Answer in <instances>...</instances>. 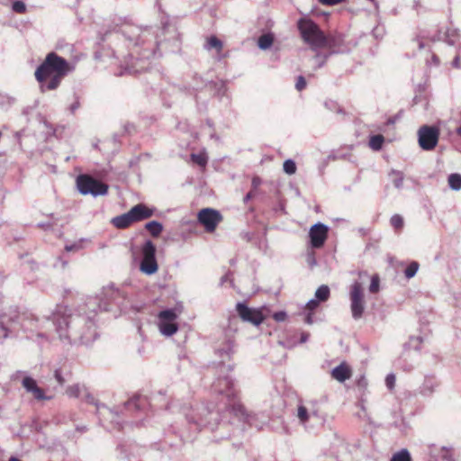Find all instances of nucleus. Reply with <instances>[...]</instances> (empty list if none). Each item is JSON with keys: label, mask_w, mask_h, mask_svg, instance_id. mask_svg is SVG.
Listing matches in <instances>:
<instances>
[{"label": "nucleus", "mask_w": 461, "mask_h": 461, "mask_svg": "<svg viewBox=\"0 0 461 461\" xmlns=\"http://www.w3.org/2000/svg\"><path fill=\"white\" fill-rule=\"evenodd\" d=\"M72 70L73 66L67 59L56 52H50L36 68L34 77L40 84L41 91L44 93L56 90Z\"/></svg>", "instance_id": "nucleus-1"}, {"label": "nucleus", "mask_w": 461, "mask_h": 461, "mask_svg": "<svg viewBox=\"0 0 461 461\" xmlns=\"http://www.w3.org/2000/svg\"><path fill=\"white\" fill-rule=\"evenodd\" d=\"M297 29L302 40L312 50L323 49L329 46V37L312 19L307 17L300 18L297 22Z\"/></svg>", "instance_id": "nucleus-2"}, {"label": "nucleus", "mask_w": 461, "mask_h": 461, "mask_svg": "<svg viewBox=\"0 0 461 461\" xmlns=\"http://www.w3.org/2000/svg\"><path fill=\"white\" fill-rule=\"evenodd\" d=\"M77 186L82 194H92L94 196L105 194L108 185L95 179L89 175H80L77 178Z\"/></svg>", "instance_id": "nucleus-3"}, {"label": "nucleus", "mask_w": 461, "mask_h": 461, "mask_svg": "<svg viewBox=\"0 0 461 461\" xmlns=\"http://www.w3.org/2000/svg\"><path fill=\"white\" fill-rule=\"evenodd\" d=\"M350 308L354 319H360L365 311V294L362 285L355 282L349 291Z\"/></svg>", "instance_id": "nucleus-4"}, {"label": "nucleus", "mask_w": 461, "mask_h": 461, "mask_svg": "<svg viewBox=\"0 0 461 461\" xmlns=\"http://www.w3.org/2000/svg\"><path fill=\"white\" fill-rule=\"evenodd\" d=\"M419 145L423 150H432L438 145L439 130L435 126L423 125L418 131Z\"/></svg>", "instance_id": "nucleus-5"}, {"label": "nucleus", "mask_w": 461, "mask_h": 461, "mask_svg": "<svg viewBox=\"0 0 461 461\" xmlns=\"http://www.w3.org/2000/svg\"><path fill=\"white\" fill-rule=\"evenodd\" d=\"M142 260L140 263V270L147 274L152 275L158 271V263L156 260V247L152 241L148 240L144 243L142 249Z\"/></svg>", "instance_id": "nucleus-6"}, {"label": "nucleus", "mask_w": 461, "mask_h": 461, "mask_svg": "<svg viewBox=\"0 0 461 461\" xmlns=\"http://www.w3.org/2000/svg\"><path fill=\"white\" fill-rule=\"evenodd\" d=\"M160 332L165 336H172L178 330V325L175 322L177 319V313L174 309H168L159 312L158 314Z\"/></svg>", "instance_id": "nucleus-7"}, {"label": "nucleus", "mask_w": 461, "mask_h": 461, "mask_svg": "<svg viewBox=\"0 0 461 461\" xmlns=\"http://www.w3.org/2000/svg\"><path fill=\"white\" fill-rule=\"evenodd\" d=\"M197 218L207 232L214 231L217 225L222 221L221 214L212 208L202 209L198 212Z\"/></svg>", "instance_id": "nucleus-8"}, {"label": "nucleus", "mask_w": 461, "mask_h": 461, "mask_svg": "<svg viewBox=\"0 0 461 461\" xmlns=\"http://www.w3.org/2000/svg\"><path fill=\"white\" fill-rule=\"evenodd\" d=\"M236 310L243 321L250 322L258 326L265 321V316L260 309H252L243 303H238Z\"/></svg>", "instance_id": "nucleus-9"}, {"label": "nucleus", "mask_w": 461, "mask_h": 461, "mask_svg": "<svg viewBox=\"0 0 461 461\" xmlns=\"http://www.w3.org/2000/svg\"><path fill=\"white\" fill-rule=\"evenodd\" d=\"M328 232L329 229L323 223L312 225L309 230L311 246L314 249L321 248L328 238Z\"/></svg>", "instance_id": "nucleus-10"}, {"label": "nucleus", "mask_w": 461, "mask_h": 461, "mask_svg": "<svg viewBox=\"0 0 461 461\" xmlns=\"http://www.w3.org/2000/svg\"><path fill=\"white\" fill-rule=\"evenodd\" d=\"M219 385L223 384L225 389H219L220 393L225 394L230 402H232V410L236 414L240 413L243 414V406L240 402H236L235 399L237 397V392L233 388V384L231 380L228 377L220 379L218 381Z\"/></svg>", "instance_id": "nucleus-11"}, {"label": "nucleus", "mask_w": 461, "mask_h": 461, "mask_svg": "<svg viewBox=\"0 0 461 461\" xmlns=\"http://www.w3.org/2000/svg\"><path fill=\"white\" fill-rule=\"evenodd\" d=\"M133 222H139L153 216L154 210L144 203H138L129 211Z\"/></svg>", "instance_id": "nucleus-12"}, {"label": "nucleus", "mask_w": 461, "mask_h": 461, "mask_svg": "<svg viewBox=\"0 0 461 461\" xmlns=\"http://www.w3.org/2000/svg\"><path fill=\"white\" fill-rule=\"evenodd\" d=\"M70 317V310L64 305H58L55 312L53 313V320L57 323L59 330H63L68 327Z\"/></svg>", "instance_id": "nucleus-13"}, {"label": "nucleus", "mask_w": 461, "mask_h": 461, "mask_svg": "<svg viewBox=\"0 0 461 461\" xmlns=\"http://www.w3.org/2000/svg\"><path fill=\"white\" fill-rule=\"evenodd\" d=\"M23 386L28 393H32L33 397L39 401L50 399V397L45 396L44 391L39 387L36 381L30 376H26L23 379Z\"/></svg>", "instance_id": "nucleus-14"}, {"label": "nucleus", "mask_w": 461, "mask_h": 461, "mask_svg": "<svg viewBox=\"0 0 461 461\" xmlns=\"http://www.w3.org/2000/svg\"><path fill=\"white\" fill-rule=\"evenodd\" d=\"M23 386L28 393H32L33 397L39 401L50 399V397L45 396L44 391L39 387L36 381L30 376H26L23 379Z\"/></svg>", "instance_id": "nucleus-15"}, {"label": "nucleus", "mask_w": 461, "mask_h": 461, "mask_svg": "<svg viewBox=\"0 0 461 461\" xmlns=\"http://www.w3.org/2000/svg\"><path fill=\"white\" fill-rule=\"evenodd\" d=\"M18 313L14 312L10 313L0 314V340L7 338L9 326L18 320Z\"/></svg>", "instance_id": "nucleus-16"}, {"label": "nucleus", "mask_w": 461, "mask_h": 461, "mask_svg": "<svg viewBox=\"0 0 461 461\" xmlns=\"http://www.w3.org/2000/svg\"><path fill=\"white\" fill-rule=\"evenodd\" d=\"M352 376V369L346 362H342L331 371V377L343 383Z\"/></svg>", "instance_id": "nucleus-17"}, {"label": "nucleus", "mask_w": 461, "mask_h": 461, "mask_svg": "<svg viewBox=\"0 0 461 461\" xmlns=\"http://www.w3.org/2000/svg\"><path fill=\"white\" fill-rule=\"evenodd\" d=\"M111 223L119 230H123L129 228L131 225H132L134 222L131 217V214L129 212L122 213L121 215H118L116 217H113L111 220Z\"/></svg>", "instance_id": "nucleus-18"}, {"label": "nucleus", "mask_w": 461, "mask_h": 461, "mask_svg": "<svg viewBox=\"0 0 461 461\" xmlns=\"http://www.w3.org/2000/svg\"><path fill=\"white\" fill-rule=\"evenodd\" d=\"M206 48L208 50L215 49L217 53L220 54L222 51L223 44L216 36H211L207 39Z\"/></svg>", "instance_id": "nucleus-19"}, {"label": "nucleus", "mask_w": 461, "mask_h": 461, "mask_svg": "<svg viewBox=\"0 0 461 461\" xmlns=\"http://www.w3.org/2000/svg\"><path fill=\"white\" fill-rule=\"evenodd\" d=\"M145 228L153 237L159 236L163 230L162 224L156 221L148 222Z\"/></svg>", "instance_id": "nucleus-20"}, {"label": "nucleus", "mask_w": 461, "mask_h": 461, "mask_svg": "<svg viewBox=\"0 0 461 461\" xmlns=\"http://www.w3.org/2000/svg\"><path fill=\"white\" fill-rule=\"evenodd\" d=\"M273 41H274L273 35L270 33H266V34L261 35L258 38V44L260 49L267 50L272 46Z\"/></svg>", "instance_id": "nucleus-21"}, {"label": "nucleus", "mask_w": 461, "mask_h": 461, "mask_svg": "<svg viewBox=\"0 0 461 461\" xmlns=\"http://www.w3.org/2000/svg\"><path fill=\"white\" fill-rule=\"evenodd\" d=\"M191 160L194 164H197L200 167H204L208 162V157L205 153V151H201L198 154L193 153L191 154Z\"/></svg>", "instance_id": "nucleus-22"}, {"label": "nucleus", "mask_w": 461, "mask_h": 461, "mask_svg": "<svg viewBox=\"0 0 461 461\" xmlns=\"http://www.w3.org/2000/svg\"><path fill=\"white\" fill-rule=\"evenodd\" d=\"M330 288L323 285H321L315 292V297L320 302H326L330 298Z\"/></svg>", "instance_id": "nucleus-23"}, {"label": "nucleus", "mask_w": 461, "mask_h": 461, "mask_svg": "<svg viewBox=\"0 0 461 461\" xmlns=\"http://www.w3.org/2000/svg\"><path fill=\"white\" fill-rule=\"evenodd\" d=\"M384 138L381 134L373 135L369 140V147L374 150L381 149Z\"/></svg>", "instance_id": "nucleus-24"}, {"label": "nucleus", "mask_w": 461, "mask_h": 461, "mask_svg": "<svg viewBox=\"0 0 461 461\" xmlns=\"http://www.w3.org/2000/svg\"><path fill=\"white\" fill-rule=\"evenodd\" d=\"M448 185L454 190L461 189V175L451 174L448 176Z\"/></svg>", "instance_id": "nucleus-25"}, {"label": "nucleus", "mask_w": 461, "mask_h": 461, "mask_svg": "<svg viewBox=\"0 0 461 461\" xmlns=\"http://www.w3.org/2000/svg\"><path fill=\"white\" fill-rule=\"evenodd\" d=\"M390 461H411V457L407 449H402L393 454Z\"/></svg>", "instance_id": "nucleus-26"}, {"label": "nucleus", "mask_w": 461, "mask_h": 461, "mask_svg": "<svg viewBox=\"0 0 461 461\" xmlns=\"http://www.w3.org/2000/svg\"><path fill=\"white\" fill-rule=\"evenodd\" d=\"M419 269V264L415 261L411 262L405 269L404 274L407 278L413 277Z\"/></svg>", "instance_id": "nucleus-27"}, {"label": "nucleus", "mask_w": 461, "mask_h": 461, "mask_svg": "<svg viewBox=\"0 0 461 461\" xmlns=\"http://www.w3.org/2000/svg\"><path fill=\"white\" fill-rule=\"evenodd\" d=\"M380 286V277L377 274L373 275L371 277V283L369 285V291L372 294H375L379 291Z\"/></svg>", "instance_id": "nucleus-28"}, {"label": "nucleus", "mask_w": 461, "mask_h": 461, "mask_svg": "<svg viewBox=\"0 0 461 461\" xmlns=\"http://www.w3.org/2000/svg\"><path fill=\"white\" fill-rule=\"evenodd\" d=\"M284 171L288 175H293L296 172V165L294 161L287 159L283 164Z\"/></svg>", "instance_id": "nucleus-29"}, {"label": "nucleus", "mask_w": 461, "mask_h": 461, "mask_svg": "<svg viewBox=\"0 0 461 461\" xmlns=\"http://www.w3.org/2000/svg\"><path fill=\"white\" fill-rule=\"evenodd\" d=\"M391 225L397 230L403 227V219L399 214H394L390 220Z\"/></svg>", "instance_id": "nucleus-30"}, {"label": "nucleus", "mask_w": 461, "mask_h": 461, "mask_svg": "<svg viewBox=\"0 0 461 461\" xmlns=\"http://www.w3.org/2000/svg\"><path fill=\"white\" fill-rule=\"evenodd\" d=\"M66 393L69 397L77 398L81 393V386L79 384L70 385L67 388Z\"/></svg>", "instance_id": "nucleus-31"}, {"label": "nucleus", "mask_w": 461, "mask_h": 461, "mask_svg": "<svg viewBox=\"0 0 461 461\" xmlns=\"http://www.w3.org/2000/svg\"><path fill=\"white\" fill-rule=\"evenodd\" d=\"M12 9L16 14H25L26 13V5L23 1H14L12 5Z\"/></svg>", "instance_id": "nucleus-32"}, {"label": "nucleus", "mask_w": 461, "mask_h": 461, "mask_svg": "<svg viewBox=\"0 0 461 461\" xmlns=\"http://www.w3.org/2000/svg\"><path fill=\"white\" fill-rule=\"evenodd\" d=\"M298 418L301 420V422L305 423L309 420V415L307 409L304 406H299L298 407Z\"/></svg>", "instance_id": "nucleus-33"}, {"label": "nucleus", "mask_w": 461, "mask_h": 461, "mask_svg": "<svg viewBox=\"0 0 461 461\" xmlns=\"http://www.w3.org/2000/svg\"><path fill=\"white\" fill-rule=\"evenodd\" d=\"M146 401V399L138 396L134 397L131 400L128 402V407L131 409V407L139 408L141 403H143Z\"/></svg>", "instance_id": "nucleus-34"}, {"label": "nucleus", "mask_w": 461, "mask_h": 461, "mask_svg": "<svg viewBox=\"0 0 461 461\" xmlns=\"http://www.w3.org/2000/svg\"><path fill=\"white\" fill-rule=\"evenodd\" d=\"M319 302L320 301L315 299L310 300L306 304V310H308L309 312H313L319 307Z\"/></svg>", "instance_id": "nucleus-35"}, {"label": "nucleus", "mask_w": 461, "mask_h": 461, "mask_svg": "<svg viewBox=\"0 0 461 461\" xmlns=\"http://www.w3.org/2000/svg\"><path fill=\"white\" fill-rule=\"evenodd\" d=\"M306 86L305 78L303 76L298 77L295 87L298 91H302Z\"/></svg>", "instance_id": "nucleus-36"}, {"label": "nucleus", "mask_w": 461, "mask_h": 461, "mask_svg": "<svg viewBox=\"0 0 461 461\" xmlns=\"http://www.w3.org/2000/svg\"><path fill=\"white\" fill-rule=\"evenodd\" d=\"M385 384H386V386L389 389H393L394 387V384H395V376H394V375H393V374L388 375L386 376V378H385Z\"/></svg>", "instance_id": "nucleus-37"}, {"label": "nucleus", "mask_w": 461, "mask_h": 461, "mask_svg": "<svg viewBox=\"0 0 461 461\" xmlns=\"http://www.w3.org/2000/svg\"><path fill=\"white\" fill-rule=\"evenodd\" d=\"M273 318L277 321H283L286 318V313L285 312H277L274 313Z\"/></svg>", "instance_id": "nucleus-38"}, {"label": "nucleus", "mask_w": 461, "mask_h": 461, "mask_svg": "<svg viewBox=\"0 0 461 461\" xmlns=\"http://www.w3.org/2000/svg\"><path fill=\"white\" fill-rule=\"evenodd\" d=\"M55 378L57 379V381L59 382V384H61V385L64 384L65 379L62 377V375L59 370L55 371Z\"/></svg>", "instance_id": "nucleus-39"}, {"label": "nucleus", "mask_w": 461, "mask_h": 461, "mask_svg": "<svg viewBox=\"0 0 461 461\" xmlns=\"http://www.w3.org/2000/svg\"><path fill=\"white\" fill-rule=\"evenodd\" d=\"M312 313L313 312H309L308 315L306 316L305 318V322L308 323V324H312Z\"/></svg>", "instance_id": "nucleus-40"}, {"label": "nucleus", "mask_w": 461, "mask_h": 461, "mask_svg": "<svg viewBox=\"0 0 461 461\" xmlns=\"http://www.w3.org/2000/svg\"><path fill=\"white\" fill-rule=\"evenodd\" d=\"M87 402L89 403H92V404H95L96 405V402H95V400L93 396H90V395H87Z\"/></svg>", "instance_id": "nucleus-41"}, {"label": "nucleus", "mask_w": 461, "mask_h": 461, "mask_svg": "<svg viewBox=\"0 0 461 461\" xmlns=\"http://www.w3.org/2000/svg\"><path fill=\"white\" fill-rule=\"evenodd\" d=\"M9 461H21L20 459L16 458V457H11L9 459Z\"/></svg>", "instance_id": "nucleus-42"}, {"label": "nucleus", "mask_w": 461, "mask_h": 461, "mask_svg": "<svg viewBox=\"0 0 461 461\" xmlns=\"http://www.w3.org/2000/svg\"><path fill=\"white\" fill-rule=\"evenodd\" d=\"M457 134L461 136V126L457 129Z\"/></svg>", "instance_id": "nucleus-43"}]
</instances>
